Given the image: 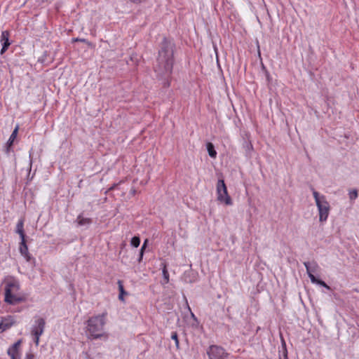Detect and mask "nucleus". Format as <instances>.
<instances>
[{"label": "nucleus", "instance_id": "obj_1", "mask_svg": "<svg viewBox=\"0 0 359 359\" xmlns=\"http://www.w3.org/2000/svg\"><path fill=\"white\" fill-rule=\"evenodd\" d=\"M174 44L164 39L158 52L157 63L154 67L155 72L160 76L170 75L173 67Z\"/></svg>", "mask_w": 359, "mask_h": 359}, {"label": "nucleus", "instance_id": "obj_2", "mask_svg": "<svg viewBox=\"0 0 359 359\" xmlns=\"http://www.w3.org/2000/svg\"><path fill=\"white\" fill-rule=\"evenodd\" d=\"M107 313L90 317L86 322V335L88 339H97L106 336L104 326L106 324Z\"/></svg>", "mask_w": 359, "mask_h": 359}, {"label": "nucleus", "instance_id": "obj_3", "mask_svg": "<svg viewBox=\"0 0 359 359\" xmlns=\"http://www.w3.org/2000/svg\"><path fill=\"white\" fill-rule=\"evenodd\" d=\"M5 298L4 300L9 304H15L22 302L25 298L20 295L19 282L13 277H8L5 279Z\"/></svg>", "mask_w": 359, "mask_h": 359}, {"label": "nucleus", "instance_id": "obj_4", "mask_svg": "<svg viewBox=\"0 0 359 359\" xmlns=\"http://www.w3.org/2000/svg\"><path fill=\"white\" fill-rule=\"evenodd\" d=\"M312 190L313 196L319 212V221L324 222L327 219L329 216L330 205L325 196L320 195V194L313 189H312Z\"/></svg>", "mask_w": 359, "mask_h": 359}, {"label": "nucleus", "instance_id": "obj_5", "mask_svg": "<svg viewBox=\"0 0 359 359\" xmlns=\"http://www.w3.org/2000/svg\"><path fill=\"white\" fill-rule=\"evenodd\" d=\"M217 200L226 205L232 204L231 197L229 196L227 189L223 180H219L217 184Z\"/></svg>", "mask_w": 359, "mask_h": 359}, {"label": "nucleus", "instance_id": "obj_6", "mask_svg": "<svg viewBox=\"0 0 359 359\" xmlns=\"http://www.w3.org/2000/svg\"><path fill=\"white\" fill-rule=\"evenodd\" d=\"M46 326V321L43 318L36 317L34 320V324L32 327V334L34 337V343L36 346L39 343V337L43 333Z\"/></svg>", "mask_w": 359, "mask_h": 359}, {"label": "nucleus", "instance_id": "obj_7", "mask_svg": "<svg viewBox=\"0 0 359 359\" xmlns=\"http://www.w3.org/2000/svg\"><path fill=\"white\" fill-rule=\"evenodd\" d=\"M209 359H225L229 353L224 348L217 345H211L207 350Z\"/></svg>", "mask_w": 359, "mask_h": 359}, {"label": "nucleus", "instance_id": "obj_8", "mask_svg": "<svg viewBox=\"0 0 359 359\" xmlns=\"http://www.w3.org/2000/svg\"><path fill=\"white\" fill-rule=\"evenodd\" d=\"M9 36H10V33L8 31L6 30V31H3L1 32V39H0V42L2 44V48L0 51V53L1 55L4 54L7 50L8 48L11 45V43L9 41Z\"/></svg>", "mask_w": 359, "mask_h": 359}, {"label": "nucleus", "instance_id": "obj_9", "mask_svg": "<svg viewBox=\"0 0 359 359\" xmlns=\"http://www.w3.org/2000/svg\"><path fill=\"white\" fill-rule=\"evenodd\" d=\"M19 250L21 255L25 257L27 262H31L32 260H34V259L31 256V255L29 252L25 238L21 239Z\"/></svg>", "mask_w": 359, "mask_h": 359}, {"label": "nucleus", "instance_id": "obj_10", "mask_svg": "<svg viewBox=\"0 0 359 359\" xmlns=\"http://www.w3.org/2000/svg\"><path fill=\"white\" fill-rule=\"evenodd\" d=\"M304 265L306 269V273L311 279V277L315 276L313 273H316L319 269V266L316 262H305Z\"/></svg>", "mask_w": 359, "mask_h": 359}, {"label": "nucleus", "instance_id": "obj_11", "mask_svg": "<svg viewBox=\"0 0 359 359\" xmlns=\"http://www.w3.org/2000/svg\"><path fill=\"white\" fill-rule=\"evenodd\" d=\"M15 323L14 318L11 316L4 318L0 323V333L9 329Z\"/></svg>", "mask_w": 359, "mask_h": 359}, {"label": "nucleus", "instance_id": "obj_12", "mask_svg": "<svg viewBox=\"0 0 359 359\" xmlns=\"http://www.w3.org/2000/svg\"><path fill=\"white\" fill-rule=\"evenodd\" d=\"M22 343V340L19 339L12 346L8 349V354L11 359H16L19 354V348Z\"/></svg>", "mask_w": 359, "mask_h": 359}, {"label": "nucleus", "instance_id": "obj_13", "mask_svg": "<svg viewBox=\"0 0 359 359\" xmlns=\"http://www.w3.org/2000/svg\"><path fill=\"white\" fill-rule=\"evenodd\" d=\"M24 222L22 219L18 221L16 225V233L20 235L21 239L25 238V235L24 233Z\"/></svg>", "mask_w": 359, "mask_h": 359}, {"label": "nucleus", "instance_id": "obj_14", "mask_svg": "<svg viewBox=\"0 0 359 359\" xmlns=\"http://www.w3.org/2000/svg\"><path fill=\"white\" fill-rule=\"evenodd\" d=\"M76 222L79 226L89 225L92 223V220L90 218L83 217L82 215H79L76 218Z\"/></svg>", "mask_w": 359, "mask_h": 359}, {"label": "nucleus", "instance_id": "obj_15", "mask_svg": "<svg viewBox=\"0 0 359 359\" xmlns=\"http://www.w3.org/2000/svg\"><path fill=\"white\" fill-rule=\"evenodd\" d=\"M18 129H19V127L18 126H17L15 129L13 130V133H11L8 142H7V146L8 147H10L13 145V142L15 140V139L17 137V135H18Z\"/></svg>", "mask_w": 359, "mask_h": 359}, {"label": "nucleus", "instance_id": "obj_16", "mask_svg": "<svg viewBox=\"0 0 359 359\" xmlns=\"http://www.w3.org/2000/svg\"><path fill=\"white\" fill-rule=\"evenodd\" d=\"M206 147L209 156L212 158H215L217 152L215 149L214 145L211 142H208Z\"/></svg>", "mask_w": 359, "mask_h": 359}, {"label": "nucleus", "instance_id": "obj_17", "mask_svg": "<svg viewBox=\"0 0 359 359\" xmlns=\"http://www.w3.org/2000/svg\"><path fill=\"white\" fill-rule=\"evenodd\" d=\"M311 281L313 283L318 284L320 286H323L327 290H330V287L327 285L323 280L316 278L315 276L311 277Z\"/></svg>", "mask_w": 359, "mask_h": 359}, {"label": "nucleus", "instance_id": "obj_18", "mask_svg": "<svg viewBox=\"0 0 359 359\" xmlns=\"http://www.w3.org/2000/svg\"><path fill=\"white\" fill-rule=\"evenodd\" d=\"M118 289H119V292H120L119 295H118V299L120 300L123 301V294H126V292L124 290L123 285L121 280L118 281Z\"/></svg>", "mask_w": 359, "mask_h": 359}, {"label": "nucleus", "instance_id": "obj_19", "mask_svg": "<svg viewBox=\"0 0 359 359\" xmlns=\"http://www.w3.org/2000/svg\"><path fill=\"white\" fill-rule=\"evenodd\" d=\"M162 273H163V276L165 283H168L169 282V273L167 270V267H166L165 264H163Z\"/></svg>", "mask_w": 359, "mask_h": 359}, {"label": "nucleus", "instance_id": "obj_20", "mask_svg": "<svg viewBox=\"0 0 359 359\" xmlns=\"http://www.w3.org/2000/svg\"><path fill=\"white\" fill-rule=\"evenodd\" d=\"M147 243H148V240L146 239L144 241V243L140 249V257L138 259V262H140L142 259V257H143V255H144V250L147 247Z\"/></svg>", "mask_w": 359, "mask_h": 359}, {"label": "nucleus", "instance_id": "obj_21", "mask_svg": "<svg viewBox=\"0 0 359 359\" xmlns=\"http://www.w3.org/2000/svg\"><path fill=\"white\" fill-rule=\"evenodd\" d=\"M130 244L135 248H137L140 244V238L138 236H134L132 238Z\"/></svg>", "mask_w": 359, "mask_h": 359}, {"label": "nucleus", "instance_id": "obj_22", "mask_svg": "<svg viewBox=\"0 0 359 359\" xmlns=\"http://www.w3.org/2000/svg\"><path fill=\"white\" fill-rule=\"evenodd\" d=\"M171 339L175 341V346L177 348H179L180 346V342L178 339V335L176 332H172L171 334Z\"/></svg>", "mask_w": 359, "mask_h": 359}, {"label": "nucleus", "instance_id": "obj_23", "mask_svg": "<svg viewBox=\"0 0 359 359\" xmlns=\"http://www.w3.org/2000/svg\"><path fill=\"white\" fill-rule=\"evenodd\" d=\"M358 197V191L353 189L349 192V198L351 200H355Z\"/></svg>", "mask_w": 359, "mask_h": 359}, {"label": "nucleus", "instance_id": "obj_24", "mask_svg": "<svg viewBox=\"0 0 359 359\" xmlns=\"http://www.w3.org/2000/svg\"><path fill=\"white\" fill-rule=\"evenodd\" d=\"M73 41L86 42V40L85 39L75 38V39H73Z\"/></svg>", "mask_w": 359, "mask_h": 359}, {"label": "nucleus", "instance_id": "obj_25", "mask_svg": "<svg viewBox=\"0 0 359 359\" xmlns=\"http://www.w3.org/2000/svg\"><path fill=\"white\" fill-rule=\"evenodd\" d=\"M33 358H34L33 354H32V353L27 354L26 359H33Z\"/></svg>", "mask_w": 359, "mask_h": 359}, {"label": "nucleus", "instance_id": "obj_26", "mask_svg": "<svg viewBox=\"0 0 359 359\" xmlns=\"http://www.w3.org/2000/svg\"><path fill=\"white\" fill-rule=\"evenodd\" d=\"M117 184H114L111 187L109 188V190H112L114 189V187L116 186Z\"/></svg>", "mask_w": 359, "mask_h": 359}, {"label": "nucleus", "instance_id": "obj_27", "mask_svg": "<svg viewBox=\"0 0 359 359\" xmlns=\"http://www.w3.org/2000/svg\"><path fill=\"white\" fill-rule=\"evenodd\" d=\"M32 160H30V165H32Z\"/></svg>", "mask_w": 359, "mask_h": 359}]
</instances>
